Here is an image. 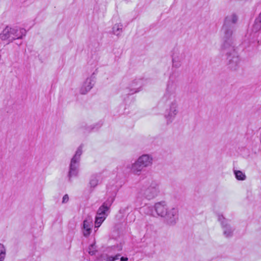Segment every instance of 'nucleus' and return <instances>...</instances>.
I'll return each mask as SVG.
<instances>
[{"label":"nucleus","instance_id":"23","mask_svg":"<svg viewBox=\"0 0 261 261\" xmlns=\"http://www.w3.org/2000/svg\"><path fill=\"white\" fill-rule=\"evenodd\" d=\"M6 256V249L4 246L0 244V261H4Z\"/></svg>","mask_w":261,"mask_h":261},{"label":"nucleus","instance_id":"22","mask_svg":"<svg viewBox=\"0 0 261 261\" xmlns=\"http://www.w3.org/2000/svg\"><path fill=\"white\" fill-rule=\"evenodd\" d=\"M253 29L255 31H258L261 29V13L259 14V18H257L255 21Z\"/></svg>","mask_w":261,"mask_h":261},{"label":"nucleus","instance_id":"3","mask_svg":"<svg viewBox=\"0 0 261 261\" xmlns=\"http://www.w3.org/2000/svg\"><path fill=\"white\" fill-rule=\"evenodd\" d=\"M159 183L155 180H148L138 189L137 197L141 200H152L160 193Z\"/></svg>","mask_w":261,"mask_h":261},{"label":"nucleus","instance_id":"18","mask_svg":"<svg viewBox=\"0 0 261 261\" xmlns=\"http://www.w3.org/2000/svg\"><path fill=\"white\" fill-rule=\"evenodd\" d=\"M83 153V146L80 145L77 149L75 154L71 161L80 163L81 156Z\"/></svg>","mask_w":261,"mask_h":261},{"label":"nucleus","instance_id":"8","mask_svg":"<svg viewBox=\"0 0 261 261\" xmlns=\"http://www.w3.org/2000/svg\"><path fill=\"white\" fill-rule=\"evenodd\" d=\"M169 109L165 115L167 123H171L178 113V103L177 99L170 100Z\"/></svg>","mask_w":261,"mask_h":261},{"label":"nucleus","instance_id":"27","mask_svg":"<svg viewBox=\"0 0 261 261\" xmlns=\"http://www.w3.org/2000/svg\"><path fill=\"white\" fill-rule=\"evenodd\" d=\"M96 217H104L105 219H106L107 217V215H103V214H99V212H97V215H96Z\"/></svg>","mask_w":261,"mask_h":261},{"label":"nucleus","instance_id":"11","mask_svg":"<svg viewBox=\"0 0 261 261\" xmlns=\"http://www.w3.org/2000/svg\"><path fill=\"white\" fill-rule=\"evenodd\" d=\"M115 194H113L112 195L109 196L106 201H105L99 207L97 210L98 212H99V214L107 215L109 213V209L112 204L113 202L115 200Z\"/></svg>","mask_w":261,"mask_h":261},{"label":"nucleus","instance_id":"9","mask_svg":"<svg viewBox=\"0 0 261 261\" xmlns=\"http://www.w3.org/2000/svg\"><path fill=\"white\" fill-rule=\"evenodd\" d=\"M185 57L186 55L183 50L177 48H174L172 54L173 66L176 68L179 67Z\"/></svg>","mask_w":261,"mask_h":261},{"label":"nucleus","instance_id":"4","mask_svg":"<svg viewBox=\"0 0 261 261\" xmlns=\"http://www.w3.org/2000/svg\"><path fill=\"white\" fill-rule=\"evenodd\" d=\"M238 20V17L234 13L229 14L225 18L222 28L223 42L233 41L232 36Z\"/></svg>","mask_w":261,"mask_h":261},{"label":"nucleus","instance_id":"14","mask_svg":"<svg viewBox=\"0 0 261 261\" xmlns=\"http://www.w3.org/2000/svg\"><path fill=\"white\" fill-rule=\"evenodd\" d=\"M79 163L73 161H70L69 165L68 177L70 181L72 178L75 177L79 174Z\"/></svg>","mask_w":261,"mask_h":261},{"label":"nucleus","instance_id":"15","mask_svg":"<svg viewBox=\"0 0 261 261\" xmlns=\"http://www.w3.org/2000/svg\"><path fill=\"white\" fill-rule=\"evenodd\" d=\"M127 167L130 169L132 174L138 176L140 175L141 173L144 170V168L137 160Z\"/></svg>","mask_w":261,"mask_h":261},{"label":"nucleus","instance_id":"5","mask_svg":"<svg viewBox=\"0 0 261 261\" xmlns=\"http://www.w3.org/2000/svg\"><path fill=\"white\" fill-rule=\"evenodd\" d=\"M26 30L22 28L17 27H6L0 33V39L2 40H8L10 42L16 39H21L25 36Z\"/></svg>","mask_w":261,"mask_h":261},{"label":"nucleus","instance_id":"13","mask_svg":"<svg viewBox=\"0 0 261 261\" xmlns=\"http://www.w3.org/2000/svg\"><path fill=\"white\" fill-rule=\"evenodd\" d=\"M137 160L144 169L151 166L153 163L152 156L148 154H142Z\"/></svg>","mask_w":261,"mask_h":261},{"label":"nucleus","instance_id":"25","mask_svg":"<svg viewBox=\"0 0 261 261\" xmlns=\"http://www.w3.org/2000/svg\"><path fill=\"white\" fill-rule=\"evenodd\" d=\"M89 251V253L91 255H94L96 252V247L95 246V245L93 244H91L89 247V249H88Z\"/></svg>","mask_w":261,"mask_h":261},{"label":"nucleus","instance_id":"16","mask_svg":"<svg viewBox=\"0 0 261 261\" xmlns=\"http://www.w3.org/2000/svg\"><path fill=\"white\" fill-rule=\"evenodd\" d=\"M142 87V81L140 80H136L129 85V94H133L139 92Z\"/></svg>","mask_w":261,"mask_h":261},{"label":"nucleus","instance_id":"17","mask_svg":"<svg viewBox=\"0 0 261 261\" xmlns=\"http://www.w3.org/2000/svg\"><path fill=\"white\" fill-rule=\"evenodd\" d=\"M123 31V24L121 23L115 24L112 28V33L117 36H120Z\"/></svg>","mask_w":261,"mask_h":261},{"label":"nucleus","instance_id":"20","mask_svg":"<svg viewBox=\"0 0 261 261\" xmlns=\"http://www.w3.org/2000/svg\"><path fill=\"white\" fill-rule=\"evenodd\" d=\"M236 178L239 180H245L246 176L244 173L240 170H234Z\"/></svg>","mask_w":261,"mask_h":261},{"label":"nucleus","instance_id":"1","mask_svg":"<svg viewBox=\"0 0 261 261\" xmlns=\"http://www.w3.org/2000/svg\"><path fill=\"white\" fill-rule=\"evenodd\" d=\"M156 215L165 218L167 224L174 225L178 219V210L177 208H168L167 203L162 201L155 203L153 207Z\"/></svg>","mask_w":261,"mask_h":261},{"label":"nucleus","instance_id":"2","mask_svg":"<svg viewBox=\"0 0 261 261\" xmlns=\"http://www.w3.org/2000/svg\"><path fill=\"white\" fill-rule=\"evenodd\" d=\"M221 49L226 54L228 68L233 71L238 70L240 67L241 58L234 45V41H224Z\"/></svg>","mask_w":261,"mask_h":261},{"label":"nucleus","instance_id":"24","mask_svg":"<svg viewBox=\"0 0 261 261\" xmlns=\"http://www.w3.org/2000/svg\"><path fill=\"white\" fill-rule=\"evenodd\" d=\"M106 219L104 217H96L95 221V227H99Z\"/></svg>","mask_w":261,"mask_h":261},{"label":"nucleus","instance_id":"10","mask_svg":"<svg viewBox=\"0 0 261 261\" xmlns=\"http://www.w3.org/2000/svg\"><path fill=\"white\" fill-rule=\"evenodd\" d=\"M95 84L94 76L93 75L88 77L83 82L80 89V93L86 94L93 88Z\"/></svg>","mask_w":261,"mask_h":261},{"label":"nucleus","instance_id":"21","mask_svg":"<svg viewBox=\"0 0 261 261\" xmlns=\"http://www.w3.org/2000/svg\"><path fill=\"white\" fill-rule=\"evenodd\" d=\"M99 180L98 177L96 175H93L91 177L89 185L91 188H94L98 184Z\"/></svg>","mask_w":261,"mask_h":261},{"label":"nucleus","instance_id":"19","mask_svg":"<svg viewBox=\"0 0 261 261\" xmlns=\"http://www.w3.org/2000/svg\"><path fill=\"white\" fill-rule=\"evenodd\" d=\"M120 255L117 254L115 256H110L108 255H103L101 256V261H115L119 259Z\"/></svg>","mask_w":261,"mask_h":261},{"label":"nucleus","instance_id":"26","mask_svg":"<svg viewBox=\"0 0 261 261\" xmlns=\"http://www.w3.org/2000/svg\"><path fill=\"white\" fill-rule=\"evenodd\" d=\"M69 200V197L67 194L65 195L62 199L63 203H66Z\"/></svg>","mask_w":261,"mask_h":261},{"label":"nucleus","instance_id":"6","mask_svg":"<svg viewBox=\"0 0 261 261\" xmlns=\"http://www.w3.org/2000/svg\"><path fill=\"white\" fill-rule=\"evenodd\" d=\"M177 96V83L171 79L167 83L165 93L163 96L164 101L176 99Z\"/></svg>","mask_w":261,"mask_h":261},{"label":"nucleus","instance_id":"12","mask_svg":"<svg viewBox=\"0 0 261 261\" xmlns=\"http://www.w3.org/2000/svg\"><path fill=\"white\" fill-rule=\"evenodd\" d=\"M93 227V220L91 217H87L83 221L82 231L84 237H88L91 234Z\"/></svg>","mask_w":261,"mask_h":261},{"label":"nucleus","instance_id":"7","mask_svg":"<svg viewBox=\"0 0 261 261\" xmlns=\"http://www.w3.org/2000/svg\"><path fill=\"white\" fill-rule=\"evenodd\" d=\"M218 220L221 223L223 233L225 237L229 238L232 237L234 228L230 225L228 220L222 215H218Z\"/></svg>","mask_w":261,"mask_h":261},{"label":"nucleus","instance_id":"28","mask_svg":"<svg viewBox=\"0 0 261 261\" xmlns=\"http://www.w3.org/2000/svg\"><path fill=\"white\" fill-rule=\"evenodd\" d=\"M120 258V261H127L128 260L127 257H121Z\"/></svg>","mask_w":261,"mask_h":261}]
</instances>
